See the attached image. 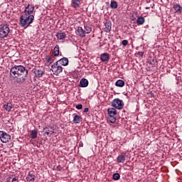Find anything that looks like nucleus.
Instances as JSON below:
<instances>
[{
	"mask_svg": "<svg viewBox=\"0 0 182 182\" xmlns=\"http://www.w3.org/2000/svg\"><path fill=\"white\" fill-rule=\"evenodd\" d=\"M28 76V69L23 65H14L10 69V80L14 83H23Z\"/></svg>",
	"mask_w": 182,
	"mask_h": 182,
	"instance_id": "nucleus-1",
	"label": "nucleus"
},
{
	"mask_svg": "<svg viewBox=\"0 0 182 182\" xmlns=\"http://www.w3.org/2000/svg\"><path fill=\"white\" fill-rule=\"evenodd\" d=\"M33 19H35L33 15L23 14L20 17V26L21 28H28L33 22Z\"/></svg>",
	"mask_w": 182,
	"mask_h": 182,
	"instance_id": "nucleus-2",
	"label": "nucleus"
},
{
	"mask_svg": "<svg viewBox=\"0 0 182 182\" xmlns=\"http://www.w3.org/2000/svg\"><path fill=\"white\" fill-rule=\"evenodd\" d=\"M9 26L8 24L0 25V38H6L10 32Z\"/></svg>",
	"mask_w": 182,
	"mask_h": 182,
	"instance_id": "nucleus-3",
	"label": "nucleus"
},
{
	"mask_svg": "<svg viewBox=\"0 0 182 182\" xmlns=\"http://www.w3.org/2000/svg\"><path fill=\"white\" fill-rule=\"evenodd\" d=\"M111 105L112 107L117 109V110H122V109H123V107L124 106V103L123 102V100L119 98L114 99L112 101Z\"/></svg>",
	"mask_w": 182,
	"mask_h": 182,
	"instance_id": "nucleus-4",
	"label": "nucleus"
},
{
	"mask_svg": "<svg viewBox=\"0 0 182 182\" xmlns=\"http://www.w3.org/2000/svg\"><path fill=\"white\" fill-rule=\"evenodd\" d=\"M58 63L56 61L51 66V70L53 73V75H55V76H58L60 73H62V72H63V68H62L61 65H58Z\"/></svg>",
	"mask_w": 182,
	"mask_h": 182,
	"instance_id": "nucleus-5",
	"label": "nucleus"
},
{
	"mask_svg": "<svg viewBox=\"0 0 182 182\" xmlns=\"http://www.w3.org/2000/svg\"><path fill=\"white\" fill-rule=\"evenodd\" d=\"M0 140L2 143H8L11 140V135L4 131H0Z\"/></svg>",
	"mask_w": 182,
	"mask_h": 182,
	"instance_id": "nucleus-6",
	"label": "nucleus"
},
{
	"mask_svg": "<svg viewBox=\"0 0 182 182\" xmlns=\"http://www.w3.org/2000/svg\"><path fill=\"white\" fill-rule=\"evenodd\" d=\"M33 11H35V6L32 4H28L24 10V14L32 15V14H33Z\"/></svg>",
	"mask_w": 182,
	"mask_h": 182,
	"instance_id": "nucleus-7",
	"label": "nucleus"
},
{
	"mask_svg": "<svg viewBox=\"0 0 182 182\" xmlns=\"http://www.w3.org/2000/svg\"><path fill=\"white\" fill-rule=\"evenodd\" d=\"M44 134H46L47 136H52L53 133H55V129L51 127H46L43 130Z\"/></svg>",
	"mask_w": 182,
	"mask_h": 182,
	"instance_id": "nucleus-8",
	"label": "nucleus"
},
{
	"mask_svg": "<svg viewBox=\"0 0 182 182\" xmlns=\"http://www.w3.org/2000/svg\"><path fill=\"white\" fill-rule=\"evenodd\" d=\"M110 60V55L107 53H104L100 55L101 62H108Z\"/></svg>",
	"mask_w": 182,
	"mask_h": 182,
	"instance_id": "nucleus-9",
	"label": "nucleus"
},
{
	"mask_svg": "<svg viewBox=\"0 0 182 182\" xmlns=\"http://www.w3.org/2000/svg\"><path fill=\"white\" fill-rule=\"evenodd\" d=\"M33 72L36 77H42L45 75V73L42 70L33 69Z\"/></svg>",
	"mask_w": 182,
	"mask_h": 182,
	"instance_id": "nucleus-10",
	"label": "nucleus"
},
{
	"mask_svg": "<svg viewBox=\"0 0 182 182\" xmlns=\"http://www.w3.org/2000/svg\"><path fill=\"white\" fill-rule=\"evenodd\" d=\"M105 28H104V31L105 32H106L107 33L110 32V31H112V21H106L105 23Z\"/></svg>",
	"mask_w": 182,
	"mask_h": 182,
	"instance_id": "nucleus-11",
	"label": "nucleus"
},
{
	"mask_svg": "<svg viewBox=\"0 0 182 182\" xmlns=\"http://www.w3.org/2000/svg\"><path fill=\"white\" fill-rule=\"evenodd\" d=\"M80 87H87L89 86V81L86 78H82L80 81Z\"/></svg>",
	"mask_w": 182,
	"mask_h": 182,
	"instance_id": "nucleus-12",
	"label": "nucleus"
},
{
	"mask_svg": "<svg viewBox=\"0 0 182 182\" xmlns=\"http://www.w3.org/2000/svg\"><path fill=\"white\" fill-rule=\"evenodd\" d=\"M58 63H60L63 66H68L69 65V60L66 58H63L57 61Z\"/></svg>",
	"mask_w": 182,
	"mask_h": 182,
	"instance_id": "nucleus-13",
	"label": "nucleus"
},
{
	"mask_svg": "<svg viewBox=\"0 0 182 182\" xmlns=\"http://www.w3.org/2000/svg\"><path fill=\"white\" fill-rule=\"evenodd\" d=\"M71 6L76 9L80 6V0H72Z\"/></svg>",
	"mask_w": 182,
	"mask_h": 182,
	"instance_id": "nucleus-14",
	"label": "nucleus"
},
{
	"mask_svg": "<svg viewBox=\"0 0 182 182\" xmlns=\"http://www.w3.org/2000/svg\"><path fill=\"white\" fill-rule=\"evenodd\" d=\"M56 38L60 41H62L66 38V33L65 32L60 31L56 33Z\"/></svg>",
	"mask_w": 182,
	"mask_h": 182,
	"instance_id": "nucleus-15",
	"label": "nucleus"
},
{
	"mask_svg": "<svg viewBox=\"0 0 182 182\" xmlns=\"http://www.w3.org/2000/svg\"><path fill=\"white\" fill-rule=\"evenodd\" d=\"M117 163H124L126 161V154H123L121 155H119L117 158Z\"/></svg>",
	"mask_w": 182,
	"mask_h": 182,
	"instance_id": "nucleus-16",
	"label": "nucleus"
},
{
	"mask_svg": "<svg viewBox=\"0 0 182 182\" xmlns=\"http://www.w3.org/2000/svg\"><path fill=\"white\" fill-rule=\"evenodd\" d=\"M107 113L109 116H116L117 114V111L116 108H108Z\"/></svg>",
	"mask_w": 182,
	"mask_h": 182,
	"instance_id": "nucleus-17",
	"label": "nucleus"
},
{
	"mask_svg": "<svg viewBox=\"0 0 182 182\" xmlns=\"http://www.w3.org/2000/svg\"><path fill=\"white\" fill-rule=\"evenodd\" d=\"M77 32L81 38H85L86 36V33L82 27H78Z\"/></svg>",
	"mask_w": 182,
	"mask_h": 182,
	"instance_id": "nucleus-18",
	"label": "nucleus"
},
{
	"mask_svg": "<svg viewBox=\"0 0 182 182\" xmlns=\"http://www.w3.org/2000/svg\"><path fill=\"white\" fill-rule=\"evenodd\" d=\"M73 122L76 124H78V123H80V122H82V117H80V116L76 114H73Z\"/></svg>",
	"mask_w": 182,
	"mask_h": 182,
	"instance_id": "nucleus-19",
	"label": "nucleus"
},
{
	"mask_svg": "<svg viewBox=\"0 0 182 182\" xmlns=\"http://www.w3.org/2000/svg\"><path fill=\"white\" fill-rule=\"evenodd\" d=\"M173 9H174L176 14H181V12H182V6H180L179 4H175L173 6Z\"/></svg>",
	"mask_w": 182,
	"mask_h": 182,
	"instance_id": "nucleus-20",
	"label": "nucleus"
},
{
	"mask_svg": "<svg viewBox=\"0 0 182 182\" xmlns=\"http://www.w3.org/2000/svg\"><path fill=\"white\" fill-rule=\"evenodd\" d=\"M14 106L12 105V103L11 102H7L6 105H4V108L6 112H11L12 110V108Z\"/></svg>",
	"mask_w": 182,
	"mask_h": 182,
	"instance_id": "nucleus-21",
	"label": "nucleus"
},
{
	"mask_svg": "<svg viewBox=\"0 0 182 182\" xmlns=\"http://www.w3.org/2000/svg\"><path fill=\"white\" fill-rule=\"evenodd\" d=\"M28 181H35V175L33 174L31 172H29L26 177Z\"/></svg>",
	"mask_w": 182,
	"mask_h": 182,
	"instance_id": "nucleus-22",
	"label": "nucleus"
},
{
	"mask_svg": "<svg viewBox=\"0 0 182 182\" xmlns=\"http://www.w3.org/2000/svg\"><path fill=\"white\" fill-rule=\"evenodd\" d=\"M115 86L117 87H123V86H124V81H123V80H117L115 82Z\"/></svg>",
	"mask_w": 182,
	"mask_h": 182,
	"instance_id": "nucleus-23",
	"label": "nucleus"
},
{
	"mask_svg": "<svg viewBox=\"0 0 182 182\" xmlns=\"http://www.w3.org/2000/svg\"><path fill=\"white\" fill-rule=\"evenodd\" d=\"M30 133H31L30 136L31 139H36V137H38V130L36 129L31 130Z\"/></svg>",
	"mask_w": 182,
	"mask_h": 182,
	"instance_id": "nucleus-24",
	"label": "nucleus"
},
{
	"mask_svg": "<svg viewBox=\"0 0 182 182\" xmlns=\"http://www.w3.org/2000/svg\"><path fill=\"white\" fill-rule=\"evenodd\" d=\"M59 46L56 45L53 49V54L54 55V56H59Z\"/></svg>",
	"mask_w": 182,
	"mask_h": 182,
	"instance_id": "nucleus-25",
	"label": "nucleus"
},
{
	"mask_svg": "<svg viewBox=\"0 0 182 182\" xmlns=\"http://www.w3.org/2000/svg\"><path fill=\"white\" fill-rule=\"evenodd\" d=\"M117 1L114 0L111 1L110 8H112V9H117Z\"/></svg>",
	"mask_w": 182,
	"mask_h": 182,
	"instance_id": "nucleus-26",
	"label": "nucleus"
},
{
	"mask_svg": "<svg viewBox=\"0 0 182 182\" xmlns=\"http://www.w3.org/2000/svg\"><path fill=\"white\" fill-rule=\"evenodd\" d=\"M137 25H143L144 23V18L142 16H140L136 20Z\"/></svg>",
	"mask_w": 182,
	"mask_h": 182,
	"instance_id": "nucleus-27",
	"label": "nucleus"
},
{
	"mask_svg": "<svg viewBox=\"0 0 182 182\" xmlns=\"http://www.w3.org/2000/svg\"><path fill=\"white\" fill-rule=\"evenodd\" d=\"M46 60L48 62V63H53V58L50 57V55H46Z\"/></svg>",
	"mask_w": 182,
	"mask_h": 182,
	"instance_id": "nucleus-28",
	"label": "nucleus"
},
{
	"mask_svg": "<svg viewBox=\"0 0 182 182\" xmlns=\"http://www.w3.org/2000/svg\"><path fill=\"white\" fill-rule=\"evenodd\" d=\"M85 31H84V32L85 33H90L92 32V27L90 26H85Z\"/></svg>",
	"mask_w": 182,
	"mask_h": 182,
	"instance_id": "nucleus-29",
	"label": "nucleus"
},
{
	"mask_svg": "<svg viewBox=\"0 0 182 182\" xmlns=\"http://www.w3.org/2000/svg\"><path fill=\"white\" fill-rule=\"evenodd\" d=\"M107 119L110 123H116V117L114 116H109Z\"/></svg>",
	"mask_w": 182,
	"mask_h": 182,
	"instance_id": "nucleus-30",
	"label": "nucleus"
},
{
	"mask_svg": "<svg viewBox=\"0 0 182 182\" xmlns=\"http://www.w3.org/2000/svg\"><path fill=\"white\" fill-rule=\"evenodd\" d=\"M113 180L117 181L120 179V174L118 173H115L112 176Z\"/></svg>",
	"mask_w": 182,
	"mask_h": 182,
	"instance_id": "nucleus-31",
	"label": "nucleus"
},
{
	"mask_svg": "<svg viewBox=\"0 0 182 182\" xmlns=\"http://www.w3.org/2000/svg\"><path fill=\"white\" fill-rule=\"evenodd\" d=\"M76 109H77L78 110H82L83 105H82V104H78L76 105Z\"/></svg>",
	"mask_w": 182,
	"mask_h": 182,
	"instance_id": "nucleus-32",
	"label": "nucleus"
},
{
	"mask_svg": "<svg viewBox=\"0 0 182 182\" xmlns=\"http://www.w3.org/2000/svg\"><path fill=\"white\" fill-rule=\"evenodd\" d=\"M122 43L123 46H127V44L129 43V41L127 40H123L122 41Z\"/></svg>",
	"mask_w": 182,
	"mask_h": 182,
	"instance_id": "nucleus-33",
	"label": "nucleus"
},
{
	"mask_svg": "<svg viewBox=\"0 0 182 182\" xmlns=\"http://www.w3.org/2000/svg\"><path fill=\"white\" fill-rule=\"evenodd\" d=\"M14 178V175L10 176L6 178V182H11L12 181V178Z\"/></svg>",
	"mask_w": 182,
	"mask_h": 182,
	"instance_id": "nucleus-34",
	"label": "nucleus"
},
{
	"mask_svg": "<svg viewBox=\"0 0 182 182\" xmlns=\"http://www.w3.org/2000/svg\"><path fill=\"white\" fill-rule=\"evenodd\" d=\"M11 182H18V176L13 177Z\"/></svg>",
	"mask_w": 182,
	"mask_h": 182,
	"instance_id": "nucleus-35",
	"label": "nucleus"
},
{
	"mask_svg": "<svg viewBox=\"0 0 182 182\" xmlns=\"http://www.w3.org/2000/svg\"><path fill=\"white\" fill-rule=\"evenodd\" d=\"M57 170H58V171H62V166H57Z\"/></svg>",
	"mask_w": 182,
	"mask_h": 182,
	"instance_id": "nucleus-36",
	"label": "nucleus"
},
{
	"mask_svg": "<svg viewBox=\"0 0 182 182\" xmlns=\"http://www.w3.org/2000/svg\"><path fill=\"white\" fill-rule=\"evenodd\" d=\"M87 112H89V108H85L84 113H87Z\"/></svg>",
	"mask_w": 182,
	"mask_h": 182,
	"instance_id": "nucleus-37",
	"label": "nucleus"
},
{
	"mask_svg": "<svg viewBox=\"0 0 182 182\" xmlns=\"http://www.w3.org/2000/svg\"><path fill=\"white\" fill-rule=\"evenodd\" d=\"M144 53H143V52H139V55L140 56H143Z\"/></svg>",
	"mask_w": 182,
	"mask_h": 182,
	"instance_id": "nucleus-38",
	"label": "nucleus"
},
{
	"mask_svg": "<svg viewBox=\"0 0 182 182\" xmlns=\"http://www.w3.org/2000/svg\"><path fill=\"white\" fill-rule=\"evenodd\" d=\"M80 147H83V143L79 144Z\"/></svg>",
	"mask_w": 182,
	"mask_h": 182,
	"instance_id": "nucleus-39",
	"label": "nucleus"
},
{
	"mask_svg": "<svg viewBox=\"0 0 182 182\" xmlns=\"http://www.w3.org/2000/svg\"><path fill=\"white\" fill-rule=\"evenodd\" d=\"M145 9H150V7H145Z\"/></svg>",
	"mask_w": 182,
	"mask_h": 182,
	"instance_id": "nucleus-40",
	"label": "nucleus"
}]
</instances>
